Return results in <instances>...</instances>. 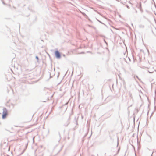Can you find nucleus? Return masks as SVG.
Listing matches in <instances>:
<instances>
[{"instance_id":"1","label":"nucleus","mask_w":156,"mask_h":156,"mask_svg":"<svg viewBox=\"0 0 156 156\" xmlns=\"http://www.w3.org/2000/svg\"><path fill=\"white\" fill-rule=\"evenodd\" d=\"M8 115V111L6 108H4L3 110L2 118L3 119L5 118Z\"/></svg>"},{"instance_id":"3","label":"nucleus","mask_w":156,"mask_h":156,"mask_svg":"<svg viewBox=\"0 0 156 156\" xmlns=\"http://www.w3.org/2000/svg\"><path fill=\"white\" fill-rule=\"evenodd\" d=\"M140 9L141 10V4H140Z\"/></svg>"},{"instance_id":"2","label":"nucleus","mask_w":156,"mask_h":156,"mask_svg":"<svg viewBox=\"0 0 156 156\" xmlns=\"http://www.w3.org/2000/svg\"><path fill=\"white\" fill-rule=\"evenodd\" d=\"M55 55L56 57L58 58H59L61 57V55L60 53L59 52V51H55Z\"/></svg>"}]
</instances>
